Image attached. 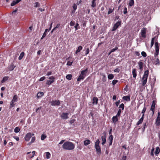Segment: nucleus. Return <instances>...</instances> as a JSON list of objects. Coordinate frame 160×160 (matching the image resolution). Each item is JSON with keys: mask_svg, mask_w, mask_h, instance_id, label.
Returning <instances> with one entry per match:
<instances>
[{"mask_svg": "<svg viewBox=\"0 0 160 160\" xmlns=\"http://www.w3.org/2000/svg\"><path fill=\"white\" fill-rule=\"evenodd\" d=\"M74 144L70 141H67L64 142L62 145V148L65 149L69 150H73L75 148Z\"/></svg>", "mask_w": 160, "mask_h": 160, "instance_id": "nucleus-1", "label": "nucleus"}, {"mask_svg": "<svg viewBox=\"0 0 160 160\" xmlns=\"http://www.w3.org/2000/svg\"><path fill=\"white\" fill-rule=\"evenodd\" d=\"M155 52L154 53V56L155 58H156V65H159L160 63L159 60L158 59V55L159 53V43L157 42H156L155 43Z\"/></svg>", "mask_w": 160, "mask_h": 160, "instance_id": "nucleus-2", "label": "nucleus"}, {"mask_svg": "<svg viewBox=\"0 0 160 160\" xmlns=\"http://www.w3.org/2000/svg\"><path fill=\"white\" fill-rule=\"evenodd\" d=\"M148 73L149 71L148 70L145 71L144 72V75L141 80V82L142 86H144L147 83Z\"/></svg>", "mask_w": 160, "mask_h": 160, "instance_id": "nucleus-3", "label": "nucleus"}, {"mask_svg": "<svg viewBox=\"0 0 160 160\" xmlns=\"http://www.w3.org/2000/svg\"><path fill=\"white\" fill-rule=\"evenodd\" d=\"M35 152L33 151L32 153L31 152H28L27 153V155L26 157V158L27 160H31L30 159L33 157L34 156Z\"/></svg>", "mask_w": 160, "mask_h": 160, "instance_id": "nucleus-4", "label": "nucleus"}, {"mask_svg": "<svg viewBox=\"0 0 160 160\" xmlns=\"http://www.w3.org/2000/svg\"><path fill=\"white\" fill-rule=\"evenodd\" d=\"M34 134L33 133L32 134L29 132L26 134L24 137L25 140L27 141L29 140L30 138H31L32 136H33Z\"/></svg>", "mask_w": 160, "mask_h": 160, "instance_id": "nucleus-5", "label": "nucleus"}, {"mask_svg": "<svg viewBox=\"0 0 160 160\" xmlns=\"http://www.w3.org/2000/svg\"><path fill=\"white\" fill-rule=\"evenodd\" d=\"M121 23V21L117 22L113 26L112 31H114L120 25Z\"/></svg>", "mask_w": 160, "mask_h": 160, "instance_id": "nucleus-6", "label": "nucleus"}, {"mask_svg": "<svg viewBox=\"0 0 160 160\" xmlns=\"http://www.w3.org/2000/svg\"><path fill=\"white\" fill-rule=\"evenodd\" d=\"M146 29L145 28H143L141 31V34L142 36L144 38L146 37Z\"/></svg>", "mask_w": 160, "mask_h": 160, "instance_id": "nucleus-7", "label": "nucleus"}, {"mask_svg": "<svg viewBox=\"0 0 160 160\" xmlns=\"http://www.w3.org/2000/svg\"><path fill=\"white\" fill-rule=\"evenodd\" d=\"M69 114L68 113H63L61 115V118L63 119H67L68 118V115Z\"/></svg>", "mask_w": 160, "mask_h": 160, "instance_id": "nucleus-8", "label": "nucleus"}, {"mask_svg": "<svg viewBox=\"0 0 160 160\" xmlns=\"http://www.w3.org/2000/svg\"><path fill=\"white\" fill-rule=\"evenodd\" d=\"M138 64L139 66V69L141 71L142 70L143 68V63L141 61H140L138 62Z\"/></svg>", "mask_w": 160, "mask_h": 160, "instance_id": "nucleus-9", "label": "nucleus"}, {"mask_svg": "<svg viewBox=\"0 0 160 160\" xmlns=\"http://www.w3.org/2000/svg\"><path fill=\"white\" fill-rule=\"evenodd\" d=\"M60 104L59 101H52V106L59 105Z\"/></svg>", "mask_w": 160, "mask_h": 160, "instance_id": "nucleus-10", "label": "nucleus"}, {"mask_svg": "<svg viewBox=\"0 0 160 160\" xmlns=\"http://www.w3.org/2000/svg\"><path fill=\"white\" fill-rule=\"evenodd\" d=\"M97 153L98 154H100L101 153V148L100 146L95 147Z\"/></svg>", "mask_w": 160, "mask_h": 160, "instance_id": "nucleus-11", "label": "nucleus"}, {"mask_svg": "<svg viewBox=\"0 0 160 160\" xmlns=\"http://www.w3.org/2000/svg\"><path fill=\"white\" fill-rule=\"evenodd\" d=\"M92 104H97L98 101V99L97 97H94L93 98Z\"/></svg>", "mask_w": 160, "mask_h": 160, "instance_id": "nucleus-12", "label": "nucleus"}, {"mask_svg": "<svg viewBox=\"0 0 160 160\" xmlns=\"http://www.w3.org/2000/svg\"><path fill=\"white\" fill-rule=\"evenodd\" d=\"M48 31H49L48 29H46L45 30V31L41 38V39H42L44 37H46L47 35V33Z\"/></svg>", "mask_w": 160, "mask_h": 160, "instance_id": "nucleus-13", "label": "nucleus"}, {"mask_svg": "<svg viewBox=\"0 0 160 160\" xmlns=\"http://www.w3.org/2000/svg\"><path fill=\"white\" fill-rule=\"evenodd\" d=\"M90 143L91 141L88 139L84 141V144L85 146L88 145L90 144Z\"/></svg>", "mask_w": 160, "mask_h": 160, "instance_id": "nucleus-14", "label": "nucleus"}, {"mask_svg": "<svg viewBox=\"0 0 160 160\" xmlns=\"http://www.w3.org/2000/svg\"><path fill=\"white\" fill-rule=\"evenodd\" d=\"M18 96L17 95H15L12 99V101L14 102H17L18 101Z\"/></svg>", "mask_w": 160, "mask_h": 160, "instance_id": "nucleus-15", "label": "nucleus"}, {"mask_svg": "<svg viewBox=\"0 0 160 160\" xmlns=\"http://www.w3.org/2000/svg\"><path fill=\"white\" fill-rule=\"evenodd\" d=\"M132 73L133 75V77L134 78H136L137 75V74L136 73V69L133 68L132 70Z\"/></svg>", "mask_w": 160, "mask_h": 160, "instance_id": "nucleus-16", "label": "nucleus"}, {"mask_svg": "<svg viewBox=\"0 0 160 160\" xmlns=\"http://www.w3.org/2000/svg\"><path fill=\"white\" fill-rule=\"evenodd\" d=\"M130 96H126L123 97V99L126 101H129L130 100Z\"/></svg>", "mask_w": 160, "mask_h": 160, "instance_id": "nucleus-17", "label": "nucleus"}, {"mask_svg": "<svg viewBox=\"0 0 160 160\" xmlns=\"http://www.w3.org/2000/svg\"><path fill=\"white\" fill-rule=\"evenodd\" d=\"M113 139V136L112 135H110L109 138V140L110 141L109 145H111L112 143V141Z\"/></svg>", "mask_w": 160, "mask_h": 160, "instance_id": "nucleus-18", "label": "nucleus"}, {"mask_svg": "<svg viewBox=\"0 0 160 160\" xmlns=\"http://www.w3.org/2000/svg\"><path fill=\"white\" fill-rule=\"evenodd\" d=\"M85 76H83L81 74L78 77V78L77 81H80L81 79L83 80Z\"/></svg>", "mask_w": 160, "mask_h": 160, "instance_id": "nucleus-19", "label": "nucleus"}, {"mask_svg": "<svg viewBox=\"0 0 160 160\" xmlns=\"http://www.w3.org/2000/svg\"><path fill=\"white\" fill-rule=\"evenodd\" d=\"M155 123L157 126H158L160 125V118H157Z\"/></svg>", "mask_w": 160, "mask_h": 160, "instance_id": "nucleus-20", "label": "nucleus"}, {"mask_svg": "<svg viewBox=\"0 0 160 160\" xmlns=\"http://www.w3.org/2000/svg\"><path fill=\"white\" fill-rule=\"evenodd\" d=\"M117 115L113 116L112 118V120L114 123H115L118 121V118Z\"/></svg>", "mask_w": 160, "mask_h": 160, "instance_id": "nucleus-21", "label": "nucleus"}, {"mask_svg": "<svg viewBox=\"0 0 160 160\" xmlns=\"http://www.w3.org/2000/svg\"><path fill=\"white\" fill-rule=\"evenodd\" d=\"M82 46H79L77 49V50L75 53L76 54H77L78 52H79L82 49Z\"/></svg>", "mask_w": 160, "mask_h": 160, "instance_id": "nucleus-22", "label": "nucleus"}, {"mask_svg": "<svg viewBox=\"0 0 160 160\" xmlns=\"http://www.w3.org/2000/svg\"><path fill=\"white\" fill-rule=\"evenodd\" d=\"M88 68L82 70L81 72V74L83 76H85L87 72Z\"/></svg>", "mask_w": 160, "mask_h": 160, "instance_id": "nucleus-23", "label": "nucleus"}, {"mask_svg": "<svg viewBox=\"0 0 160 160\" xmlns=\"http://www.w3.org/2000/svg\"><path fill=\"white\" fill-rule=\"evenodd\" d=\"M96 0H92V1L91 7L93 8H94L96 6Z\"/></svg>", "mask_w": 160, "mask_h": 160, "instance_id": "nucleus-24", "label": "nucleus"}, {"mask_svg": "<svg viewBox=\"0 0 160 160\" xmlns=\"http://www.w3.org/2000/svg\"><path fill=\"white\" fill-rule=\"evenodd\" d=\"M160 150L158 147H157L156 148V150L155 152V154L156 155L158 154L160 152Z\"/></svg>", "mask_w": 160, "mask_h": 160, "instance_id": "nucleus-25", "label": "nucleus"}, {"mask_svg": "<svg viewBox=\"0 0 160 160\" xmlns=\"http://www.w3.org/2000/svg\"><path fill=\"white\" fill-rule=\"evenodd\" d=\"M102 81L103 82H105L106 81V77L105 75L104 74H102Z\"/></svg>", "mask_w": 160, "mask_h": 160, "instance_id": "nucleus-26", "label": "nucleus"}, {"mask_svg": "<svg viewBox=\"0 0 160 160\" xmlns=\"http://www.w3.org/2000/svg\"><path fill=\"white\" fill-rule=\"evenodd\" d=\"M143 119L142 118H141L138 121V122L137 123V125H138L141 124L143 121Z\"/></svg>", "mask_w": 160, "mask_h": 160, "instance_id": "nucleus-27", "label": "nucleus"}, {"mask_svg": "<svg viewBox=\"0 0 160 160\" xmlns=\"http://www.w3.org/2000/svg\"><path fill=\"white\" fill-rule=\"evenodd\" d=\"M134 0H130L129 2V5L131 7L134 4Z\"/></svg>", "mask_w": 160, "mask_h": 160, "instance_id": "nucleus-28", "label": "nucleus"}, {"mask_svg": "<svg viewBox=\"0 0 160 160\" xmlns=\"http://www.w3.org/2000/svg\"><path fill=\"white\" fill-rule=\"evenodd\" d=\"M24 55V53L23 52H21L18 58V59L20 60L22 59Z\"/></svg>", "mask_w": 160, "mask_h": 160, "instance_id": "nucleus-29", "label": "nucleus"}, {"mask_svg": "<svg viewBox=\"0 0 160 160\" xmlns=\"http://www.w3.org/2000/svg\"><path fill=\"white\" fill-rule=\"evenodd\" d=\"M15 67V66L13 65V64H12L9 68V69L10 71H12L13 70L14 68Z\"/></svg>", "mask_w": 160, "mask_h": 160, "instance_id": "nucleus-30", "label": "nucleus"}, {"mask_svg": "<svg viewBox=\"0 0 160 160\" xmlns=\"http://www.w3.org/2000/svg\"><path fill=\"white\" fill-rule=\"evenodd\" d=\"M108 77L109 79H112L113 78L114 76L112 74H109L108 75Z\"/></svg>", "mask_w": 160, "mask_h": 160, "instance_id": "nucleus-31", "label": "nucleus"}, {"mask_svg": "<svg viewBox=\"0 0 160 160\" xmlns=\"http://www.w3.org/2000/svg\"><path fill=\"white\" fill-rule=\"evenodd\" d=\"M54 81V80H47L46 82V84L50 85L53 83Z\"/></svg>", "mask_w": 160, "mask_h": 160, "instance_id": "nucleus-32", "label": "nucleus"}, {"mask_svg": "<svg viewBox=\"0 0 160 160\" xmlns=\"http://www.w3.org/2000/svg\"><path fill=\"white\" fill-rule=\"evenodd\" d=\"M100 143V141L99 139H97L96 142H95V147H96L99 146V144Z\"/></svg>", "mask_w": 160, "mask_h": 160, "instance_id": "nucleus-33", "label": "nucleus"}, {"mask_svg": "<svg viewBox=\"0 0 160 160\" xmlns=\"http://www.w3.org/2000/svg\"><path fill=\"white\" fill-rule=\"evenodd\" d=\"M50 156L51 154L49 152H46V158L47 159L49 158H50Z\"/></svg>", "mask_w": 160, "mask_h": 160, "instance_id": "nucleus-34", "label": "nucleus"}, {"mask_svg": "<svg viewBox=\"0 0 160 160\" xmlns=\"http://www.w3.org/2000/svg\"><path fill=\"white\" fill-rule=\"evenodd\" d=\"M72 75L71 74H68L66 76V78L69 80H71L72 79Z\"/></svg>", "mask_w": 160, "mask_h": 160, "instance_id": "nucleus-35", "label": "nucleus"}, {"mask_svg": "<svg viewBox=\"0 0 160 160\" xmlns=\"http://www.w3.org/2000/svg\"><path fill=\"white\" fill-rule=\"evenodd\" d=\"M8 77H4L3 78L1 82L2 83L4 82L5 81H7L8 80Z\"/></svg>", "mask_w": 160, "mask_h": 160, "instance_id": "nucleus-36", "label": "nucleus"}, {"mask_svg": "<svg viewBox=\"0 0 160 160\" xmlns=\"http://www.w3.org/2000/svg\"><path fill=\"white\" fill-rule=\"evenodd\" d=\"M15 102H13V101H11L10 102V108H11L12 107H14V106L15 105V103H14Z\"/></svg>", "mask_w": 160, "mask_h": 160, "instance_id": "nucleus-37", "label": "nucleus"}, {"mask_svg": "<svg viewBox=\"0 0 160 160\" xmlns=\"http://www.w3.org/2000/svg\"><path fill=\"white\" fill-rule=\"evenodd\" d=\"M155 39V37L153 38H152L151 42V47H152L154 44V40Z\"/></svg>", "mask_w": 160, "mask_h": 160, "instance_id": "nucleus-38", "label": "nucleus"}, {"mask_svg": "<svg viewBox=\"0 0 160 160\" xmlns=\"http://www.w3.org/2000/svg\"><path fill=\"white\" fill-rule=\"evenodd\" d=\"M43 93L42 92H39L37 94V97H40L42 96H43Z\"/></svg>", "mask_w": 160, "mask_h": 160, "instance_id": "nucleus-39", "label": "nucleus"}, {"mask_svg": "<svg viewBox=\"0 0 160 160\" xmlns=\"http://www.w3.org/2000/svg\"><path fill=\"white\" fill-rule=\"evenodd\" d=\"M20 130V128L18 127H16L14 130V131L15 132H18Z\"/></svg>", "mask_w": 160, "mask_h": 160, "instance_id": "nucleus-40", "label": "nucleus"}, {"mask_svg": "<svg viewBox=\"0 0 160 160\" xmlns=\"http://www.w3.org/2000/svg\"><path fill=\"white\" fill-rule=\"evenodd\" d=\"M118 82V80H113L112 82V84L113 85H114Z\"/></svg>", "mask_w": 160, "mask_h": 160, "instance_id": "nucleus-41", "label": "nucleus"}, {"mask_svg": "<svg viewBox=\"0 0 160 160\" xmlns=\"http://www.w3.org/2000/svg\"><path fill=\"white\" fill-rule=\"evenodd\" d=\"M46 136L44 134H42L41 136V140H43L45 138H46Z\"/></svg>", "mask_w": 160, "mask_h": 160, "instance_id": "nucleus-42", "label": "nucleus"}, {"mask_svg": "<svg viewBox=\"0 0 160 160\" xmlns=\"http://www.w3.org/2000/svg\"><path fill=\"white\" fill-rule=\"evenodd\" d=\"M142 55L144 57H146L147 56V54L146 53L142 51L141 52Z\"/></svg>", "mask_w": 160, "mask_h": 160, "instance_id": "nucleus-43", "label": "nucleus"}, {"mask_svg": "<svg viewBox=\"0 0 160 160\" xmlns=\"http://www.w3.org/2000/svg\"><path fill=\"white\" fill-rule=\"evenodd\" d=\"M77 5L76 4L74 3L72 6L73 9H74V10H76L77 9Z\"/></svg>", "mask_w": 160, "mask_h": 160, "instance_id": "nucleus-44", "label": "nucleus"}, {"mask_svg": "<svg viewBox=\"0 0 160 160\" xmlns=\"http://www.w3.org/2000/svg\"><path fill=\"white\" fill-rule=\"evenodd\" d=\"M35 140V137H32V138L30 142L29 143V144H30L31 143L33 142Z\"/></svg>", "mask_w": 160, "mask_h": 160, "instance_id": "nucleus-45", "label": "nucleus"}, {"mask_svg": "<svg viewBox=\"0 0 160 160\" xmlns=\"http://www.w3.org/2000/svg\"><path fill=\"white\" fill-rule=\"evenodd\" d=\"M154 151V148L153 147L151 150V153H150L151 155L152 156H154V153H153Z\"/></svg>", "mask_w": 160, "mask_h": 160, "instance_id": "nucleus-46", "label": "nucleus"}, {"mask_svg": "<svg viewBox=\"0 0 160 160\" xmlns=\"http://www.w3.org/2000/svg\"><path fill=\"white\" fill-rule=\"evenodd\" d=\"M17 4V3H16V2L15 1H13V2L11 3V6H13Z\"/></svg>", "mask_w": 160, "mask_h": 160, "instance_id": "nucleus-47", "label": "nucleus"}, {"mask_svg": "<svg viewBox=\"0 0 160 160\" xmlns=\"http://www.w3.org/2000/svg\"><path fill=\"white\" fill-rule=\"evenodd\" d=\"M124 106L123 103H122L119 106V108H122V110L124 109Z\"/></svg>", "mask_w": 160, "mask_h": 160, "instance_id": "nucleus-48", "label": "nucleus"}, {"mask_svg": "<svg viewBox=\"0 0 160 160\" xmlns=\"http://www.w3.org/2000/svg\"><path fill=\"white\" fill-rule=\"evenodd\" d=\"M102 141H106V137L105 135L104 136H102Z\"/></svg>", "mask_w": 160, "mask_h": 160, "instance_id": "nucleus-49", "label": "nucleus"}, {"mask_svg": "<svg viewBox=\"0 0 160 160\" xmlns=\"http://www.w3.org/2000/svg\"><path fill=\"white\" fill-rule=\"evenodd\" d=\"M113 11V9H112L111 8H109L108 11V14H109Z\"/></svg>", "mask_w": 160, "mask_h": 160, "instance_id": "nucleus-50", "label": "nucleus"}, {"mask_svg": "<svg viewBox=\"0 0 160 160\" xmlns=\"http://www.w3.org/2000/svg\"><path fill=\"white\" fill-rule=\"evenodd\" d=\"M121 110L120 109H119V110L118 111V113L117 114V115H117V116H119L121 113Z\"/></svg>", "mask_w": 160, "mask_h": 160, "instance_id": "nucleus-51", "label": "nucleus"}, {"mask_svg": "<svg viewBox=\"0 0 160 160\" xmlns=\"http://www.w3.org/2000/svg\"><path fill=\"white\" fill-rule=\"evenodd\" d=\"M155 102L154 101H153L151 107L155 108Z\"/></svg>", "mask_w": 160, "mask_h": 160, "instance_id": "nucleus-52", "label": "nucleus"}, {"mask_svg": "<svg viewBox=\"0 0 160 160\" xmlns=\"http://www.w3.org/2000/svg\"><path fill=\"white\" fill-rule=\"evenodd\" d=\"M146 110V108L145 107H144L142 111V113L144 114Z\"/></svg>", "mask_w": 160, "mask_h": 160, "instance_id": "nucleus-53", "label": "nucleus"}, {"mask_svg": "<svg viewBox=\"0 0 160 160\" xmlns=\"http://www.w3.org/2000/svg\"><path fill=\"white\" fill-rule=\"evenodd\" d=\"M74 24L75 22L74 21H71L70 23V25L72 26H74Z\"/></svg>", "mask_w": 160, "mask_h": 160, "instance_id": "nucleus-54", "label": "nucleus"}, {"mask_svg": "<svg viewBox=\"0 0 160 160\" xmlns=\"http://www.w3.org/2000/svg\"><path fill=\"white\" fill-rule=\"evenodd\" d=\"M35 7H39V3L38 2H36L35 3Z\"/></svg>", "mask_w": 160, "mask_h": 160, "instance_id": "nucleus-55", "label": "nucleus"}, {"mask_svg": "<svg viewBox=\"0 0 160 160\" xmlns=\"http://www.w3.org/2000/svg\"><path fill=\"white\" fill-rule=\"evenodd\" d=\"M85 55H87L89 53V48H87L85 52Z\"/></svg>", "mask_w": 160, "mask_h": 160, "instance_id": "nucleus-56", "label": "nucleus"}, {"mask_svg": "<svg viewBox=\"0 0 160 160\" xmlns=\"http://www.w3.org/2000/svg\"><path fill=\"white\" fill-rule=\"evenodd\" d=\"M45 79V77L44 76L40 78V79L39 80V81H43Z\"/></svg>", "mask_w": 160, "mask_h": 160, "instance_id": "nucleus-57", "label": "nucleus"}, {"mask_svg": "<svg viewBox=\"0 0 160 160\" xmlns=\"http://www.w3.org/2000/svg\"><path fill=\"white\" fill-rule=\"evenodd\" d=\"M118 49V48L117 47H116L112 49L111 50V52H113L116 50H117Z\"/></svg>", "mask_w": 160, "mask_h": 160, "instance_id": "nucleus-58", "label": "nucleus"}, {"mask_svg": "<svg viewBox=\"0 0 160 160\" xmlns=\"http://www.w3.org/2000/svg\"><path fill=\"white\" fill-rule=\"evenodd\" d=\"M127 12V9L126 7H125L124 8L123 13L124 14H126Z\"/></svg>", "mask_w": 160, "mask_h": 160, "instance_id": "nucleus-59", "label": "nucleus"}, {"mask_svg": "<svg viewBox=\"0 0 160 160\" xmlns=\"http://www.w3.org/2000/svg\"><path fill=\"white\" fill-rule=\"evenodd\" d=\"M72 62H71L70 61L68 62L67 65L68 66H71L72 64Z\"/></svg>", "mask_w": 160, "mask_h": 160, "instance_id": "nucleus-60", "label": "nucleus"}, {"mask_svg": "<svg viewBox=\"0 0 160 160\" xmlns=\"http://www.w3.org/2000/svg\"><path fill=\"white\" fill-rule=\"evenodd\" d=\"M13 138L16 139L17 141H18L19 140V138L17 136H13Z\"/></svg>", "mask_w": 160, "mask_h": 160, "instance_id": "nucleus-61", "label": "nucleus"}, {"mask_svg": "<svg viewBox=\"0 0 160 160\" xmlns=\"http://www.w3.org/2000/svg\"><path fill=\"white\" fill-rule=\"evenodd\" d=\"M78 26L79 24L78 23L76 24V25L74 27L76 30H77L78 29Z\"/></svg>", "mask_w": 160, "mask_h": 160, "instance_id": "nucleus-62", "label": "nucleus"}, {"mask_svg": "<svg viewBox=\"0 0 160 160\" xmlns=\"http://www.w3.org/2000/svg\"><path fill=\"white\" fill-rule=\"evenodd\" d=\"M114 72H119L120 71V69L119 68H116L114 70Z\"/></svg>", "mask_w": 160, "mask_h": 160, "instance_id": "nucleus-63", "label": "nucleus"}, {"mask_svg": "<svg viewBox=\"0 0 160 160\" xmlns=\"http://www.w3.org/2000/svg\"><path fill=\"white\" fill-rule=\"evenodd\" d=\"M135 54L137 56H139L140 55V53L139 52L136 51L135 52Z\"/></svg>", "mask_w": 160, "mask_h": 160, "instance_id": "nucleus-64", "label": "nucleus"}]
</instances>
